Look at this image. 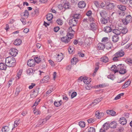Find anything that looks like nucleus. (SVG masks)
<instances>
[{
	"label": "nucleus",
	"instance_id": "5701e85b",
	"mask_svg": "<svg viewBox=\"0 0 132 132\" xmlns=\"http://www.w3.org/2000/svg\"><path fill=\"white\" fill-rule=\"evenodd\" d=\"M105 48V44L99 43L97 45V48L99 50H102Z\"/></svg>",
	"mask_w": 132,
	"mask_h": 132
},
{
	"label": "nucleus",
	"instance_id": "0e129e2a",
	"mask_svg": "<svg viewBox=\"0 0 132 132\" xmlns=\"http://www.w3.org/2000/svg\"><path fill=\"white\" fill-rule=\"evenodd\" d=\"M92 14V12L91 11H88L86 13V15L87 16H90Z\"/></svg>",
	"mask_w": 132,
	"mask_h": 132
},
{
	"label": "nucleus",
	"instance_id": "de8ad7c7",
	"mask_svg": "<svg viewBox=\"0 0 132 132\" xmlns=\"http://www.w3.org/2000/svg\"><path fill=\"white\" fill-rule=\"evenodd\" d=\"M121 32L123 34H125L127 33L128 31L127 29L126 28H123L121 30L120 29Z\"/></svg>",
	"mask_w": 132,
	"mask_h": 132
},
{
	"label": "nucleus",
	"instance_id": "2eb2a0df",
	"mask_svg": "<svg viewBox=\"0 0 132 132\" xmlns=\"http://www.w3.org/2000/svg\"><path fill=\"white\" fill-rule=\"evenodd\" d=\"M100 14L102 18L108 17L107 16V14L106 11L105 10H102L100 12Z\"/></svg>",
	"mask_w": 132,
	"mask_h": 132
},
{
	"label": "nucleus",
	"instance_id": "6ab92c4d",
	"mask_svg": "<svg viewBox=\"0 0 132 132\" xmlns=\"http://www.w3.org/2000/svg\"><path fill=\"white\" fill-rule=\"evenodd\" d=\"M90 29L91 30L94 31L96 30L97 28V26L96 24L94 23H91L90 24Z\"/></svg>",
	"mask_w": 132,
	"mask_h": 132
},
{
	"label": "nucleus",
	"instance_id": "f03ea898",
	"mask_svg": "<svg viewBox=\"0 0 132 132\" xmlns=\"http://www.w3.org/2000/svg\"><path fill=\"white\" fill-rule=\"evenodd\" d=\"M125 52L123 50H120L113 56L112 60L115 61H117L119 57L123 56Z\"/></svg>",
	"mask_w": 132,
	"mask_h": 132
},
{
	"label": "nucleus",
	"instance_id": "f8f14e48",
	"mask_svg": "<svg viewBox=\"0 0 132 132\" xmlns=\"http://www.w3.org/2000/svg\"><path fill=\"white\" fill-rule=\"evenodd\" d=\"M105 47L108 50H111L113 48V46L112 43L110 42H108V43H105Z\"/></svg>",
	"mask_w": 132,
	"mask_h": 132
},
{
	"label": "nucleus",
	"instance_id": "49530a36",
	"mask_svg": "<svg viewBox=\"0 0 132 132\" xmlns=\"http://www.w3.org/2000/svg\"><path fill=\"white\" fill-rule=\"evenodd\" d=\"M107 78L112 80H114L115 78L114 75H109L107 76Z\"/></svg>",
	"mask_w": 132,
	"mask_h": 132
},
{
	"label": "nucleus",
	"instance_id": "6e6d98bb",
	"mask_svg": "<svg viewBox=\"0 0 132 132\" xmlns=\"http://www.w3.org/2000/svg\"><path fill=\"white\" fill-rule=\"evenodd\" d=\"M95 120V119L93 118H91L88 120L87 121L89 123H90L94 122Z\"/></svg>",
	"mask_w": 132,
	"mask_h": 132
},
{
	"label": "nucleus",
	"instance_id": "b1692460",
	"mask_svg": "<svg viewBox=\"0 0 132 132\" xmlns=\"http://www.w3.org/2000/svg\"><path fill=\"white\" fill-rule=\"evenodd\" d=\"M37 70H33V69H28L27 71V74H32L36 73Z\"/></svg>",
	"mask_w": 132,
	"mask_h": 132
},
{
	"label": "nucleus",
	"instance_id": "bb28decb",
	"mask_svg": "<svg viewBox=\"0 0 132 132\" xmlns=\"http://www.w3.org/2000/svg\"><path fill=\"white\" fill-rule=\"evenodd\" d=\"M22 42L21 39H16L14 42V44L15 45H20Z\"/></svg>",
	"mask_w": 132,
	"mask_h": 132
},
{
	"label": "nucleus",
	"instance_id": "69168bd1",
	"mask_svg": "<svg viewBox=\"0 0 132 132\" xmlns=\"http://www.w3.org/2000/svg\"><path fill=\"white\" fill-rule=\"evenodd\" d=\"M20 92V90L19 88H17L16 89L15 94L17 95L19 94Z\"/></svg>",
	"mask_w": 132,
	"mask_h": 132
},
{
	"label": "nucleus",
	"instance_id": "a878e982",
	"mask_svg": "<svg viewBox=\"0 0 132 132\" xmlns=\"http://www.w3.org/2000/svg\"><path fill=\"white\" fill-rule=\"evenodd\" d=\"M92 81L91 79L89 77H85L84 82L85 84H89Z\"/></svg>",
	"mask_w": 132,
	"mask_h": 132
},
{
	"label": "nucleus",
	"instance_id": "dca6fc26",
	"mask_svg": "<svg viewBox=\"0 0 132 132\" xmlns=\"http://www.w3.org/2000/svg\"><path fill=\"white\" fill-rule=\"evenodd\" d=\"M50 81V78L48 76L44 77L43 79L41 80L40 82L43 83H47Z\"/></svg>",
	"mask_w": 132,
	"mask_h": 132
},
{
	"label": "nucleus",
	"instance_id": "aec40b11",
	"mask_svg": "<svg viewBox=\"0 0 132 132\" xmlns=\"http://www.w3.org/2000/svg\"><path fill=\"white\" fill-rule=\"evenodd\" d=\"M119 122L121 125H125L127 123L126 119L124 117H122L120 118Z\"/></svg>",
	"mask_w": 132,
	"mask_h": 132
},
{
	"label": "nucleus",
	"instance_id": "e433bc0d",
	"mask_svg": "<svg viewBox=\"0 0 132 132\" xmlns=\"http://www.w3.org/2000/svg\"><path fill=\"white\" fill-rule=\"evenodd\" d=\"M62 103V100H60L59 101L56 102L55 101L54 102V105L56 107H59L60 106Z\"/></svg>",
	"mask_w": 132,
	"mask_h": 132
},
{
	"label": "nucleus",
	"instance_id": "f3484780",
	"mask_svg": "<svg viewBox=\"0 0 132 132\" xmlns=\"http://www.w3.org/2000/svg\"><path fill=\"white\" fill-rule=\"evenodd\" d=\"M86 6V4L84 1H82L80 2L78 4V7L82 9L84 8Z\"/></svg>",
	"mask_w": 132,
	"mask_h": 132
},
{
	"label": "nucleus",
	"instance_id": "c756f323",
	"mask_svg": "<svg viewBox=\"0 0 132 132\" xmlns=\"http://www.w3.org/2000/svg\"><path fill=\"white\" fill-rule=\"evenodd\" d=\"M78 62V59L77 58L74 57L71 60V64H76V63Z\"/></svg>",
	"mask_w": 132,
	"mask_h": 132
},
{
	"label": "nucleus",
	"instance_id": "58836bf2",
	"mask_svg": "<svg viewBox=\"0 0 132 132\" xmlns=\"http://www.w3.org/2000/svg\"><path fill=\"white\" fill-rule=\"evenodd\" d=\"M109 85L108 84L106 83H102L99 85H98L97 86V87H100V88H103L105 87L106 86H108Z\"/></svg>",
	"mask_w": 132,
	"mask_h": 132
},
{
	"label": "nucleus",
	"instance_id": "864d4df0",
	"mask_svg": "<svg viewBox=\"0 0 132 132\" xmlns=\"http://www.w3.org/2000/svg\"><path fill=\"white\" fill-rule=\"evenodd\" d=\"M56 22L58 25H61L63 24V22L60 19H58L56 21Z\"/></svg>",
	"mask_w": 132,
	"mask_h": 132
},
{
	"label": "nucleus",
	"instance_id": "c85d7f7f",
	"mask_svg": "<svg viewBox=\"0 0 132 132\" xmlns=\"http://www.w3.org/2000/svg\"><path fill=\"white\" fill-rule=\"evenodd\" d=\"M57 55V61L58 62L61 61L63 59V54L62 53H60V54Z\"/></svg>",
	"mask_w": 132,
	"mask_h": 132
},
{
	"label": "nucleus",
	"instance_id": "0eeeda50",
	"mask_svg": "<svg viewBox=\"0 0 132 132\" xmlns=\"http://www.w3.org/2000/svg\"><path fill=\"white\" fill-rule=\"evenodd\" d=\"M120 66V64H119L117 67H116L115 65H113L111 68V70L114 72V73H115L119 72V67Z\"/></svg>",
	"mask_w": 132,
	"mask_h": 132
},
{
	"label": "nucleus",
	"instance_id": "f704fd0d",
	"mask_svg": "<svg viewBox=\"0 0 132 132\" xmlns=\"http://www.w3.org/2000/svg\"><path fill=\"white\" fill-rule=\"evenodd\" d=\"M53 15L51 13H49L47 14L46 15V18L47 20L50 21L53 18Z\"/></svg>",
	"mask_w": 132,
	"mask_h": 132
},
{
	"label": "nucleus",
	"instance_id": "a19ab883",
	"mask_svg": "<svg viewBox=\"0 0 132 132\" xmlns=\"http://www.w3.org/2000/svg\"><path fill=\"white\" fill-rule=\"evenodd\" d=\"M110 124L107 122L105 123L103 125V127L104 129L105 130H107L110 127Z\"/></svg>",
	"mask_w": 132,
	"mask_h": 132
},
{
	"label": "nucleus",
	"instance_id": "a18cd8bd",
	"mask_svg": "<svg viewBox=\"0 0 132 132\" xmlns=\"http://www.w3.org/2000/svg\"><path fill=\"white\" fill-rule=\"evenodd\" d=\"M109 39L108 37H105L103 38L101 42L102 43H108V42Z\"/></svg>",
	"mask_w": 132,
	"mask_h": 132
},
{
	"label": "nucleus",
	"instance_id": "412c9836",
	"mask_svg": "<svg viewBox=\"0 0 132 132\" xmlns=\"http://www.w3.org/2000/svg\"><path fill=\"white\" fill-rule=\"evenodd\" d=\"M119 37L118 35H114L112 37V40L114 43L117 42L119 40Z\"/></svg>",
	"mask_w": 132,
	"mask_h": 132
},
{
	"label": "nucleus",
	"instance_id": "4be33fe9",
	"mask_svg": "<svg viewBox=\"0 0 132 132\" xmlns=\"http://www.w3.org/2000/svg\"><path fill=\"white\" fill-rule=\"evenodd\" d=\"M104 30L105 32L108 33L111 32L112 30L110 27L107 26L104 27Z\"/></svg>",
	"mask_w": 132,
	"mask_h": 132
},
{
	"label": "nucleus",
	"instance_id": "c03bdc74",
	"mask_svg": "<svg viewBox=\"0 0 132 132\" xmlns=\"http://www.w3.org/2000/svg\"><path fill=\"white\" fill-rule=\"evenodd\" d=\"M79 125L81 127L83 128L85 126V123L83 121H80L79 122Z\"/></svg>",
	"mask_w": 132,
	"mask_h": 132
},
{
	"label": "nucleus",
	"instance_id": "7c9ffc66",
	"mask_svg": "<svg viewBox=\"0 0 132 132\" xmlns=\"http://www.w3.org/2000/svg\"><path fill=\"white\" fill-rule=\"evenodd\" d=\"M101 100L99 98H97L94 100V102L90 104L91 106H93L96 104L98 103Z\"/></svg>",
	"mask_w": 132,
	"mask_h": 132
},
{
	"label": "nucleus",
	"instance_id": "37998d69",
	"mask_svg": "<svg viewBox=\"0 0 132 132\" xmlns=\"http://www.w3.org/2000/svg\"><path fill=\"white\" fill-rule=\"evenodd\" d=\"M85 44L86 46H89L90 45V41L88 38H87L85 39Z\"/></svg>",
	"mask_w": 132,
	"mask_h": 132
},
{
	"label": "nucleus",
	"instance_id": "338daca9",
	"mask_svg": "<svg viewBox=\"0 0 132 132\" xmlns=\"http://www.w3.org/2000/svg\"><path fill=\"white\" fill-rule=\"evenodd\" d=\"M98 64H97V65L96 67L95 68V71L94 72L93 74H94V73H96V72L97 71V70L99 68L98 65Z\"/></svg>",
	"mask_w": 132,
	"mask_h": 132
},
{
	"label": "nucleus",
	"instance_id": "3c124183",
	"mask_svg": "<svg viewBox=\"0 0 132 132\" xmlns=\"http://www.w3.org/2000/svg\"><path fill=\"white\" fill-rule=\"evenodd\" d=\"M88 132H95V129L93 127H90L88 129Z\"/></svg>",
	"mask_w": 132,
	"mask_h": 132
},
{
	"label": "nucleus",
	"instance_id": "ddd939ff",
	"mask_svg": "<svg viewBox=\"0 0 132 132\" xmlns=\"http://www.w3.org/2000/svg\"><path fill=\"white\" fill-rule=\"evenodd\" d=\"M122 65L120 64V66L119 67V73L120 74H124L126 72V69L124 68V67L122 66L121 67H120V66Z\"/></svg>",
	"mask_w": 132,
	"mask_h": 132
},
{
	"label": "nucleus",
	"instance_id": "bf43d9fd",
	"mask_svg": "<svg viewBox=\"0 0 132 132\" xmlns=\"http://www.w3.org/2000/svg\"><path fill=\"white\" fill-rule=\"evenodd\" d=\"M53 90V89L52 88H50L46 92V94L47 95H48Z\"/></svg>",
	"mask_w": 132,
	"mask_h": 132
},
{
	"label": "nucleus",
	"instance_id": "ea45409f",
	"mask_svg": "<svg viewBox=\"0 0 132 132\" xmlns=\"http://www.w3.org/2000/svg\"><path fill=\"white\" fill-rule=\"evenodd\" d=\"M130 84V82L129 81H127L123 85L122 88L123 89H124L128 87Z\"/></svg>",
	"mask_w": 132,
	"mask_h": 132
},
{
	"label": "nucleus",
	"instance_id": "e2e57ef3",
	"mask_svg": "<svg viewBox=\"0 0 132 132\" xmlns=\"http://www.w3.org/2000/svg\"><path fill=\"white\" fill-rule=\"evenodd\" d=\"M60 28L58 27H56L54 28V31L56 32H57L60 29Z\"/></svg>",
	"mask_w": 132,
	"mask_h": 132
},
{
	"label": "nucleus",
	"instance_id": "09e8293b",
	"mask_svg": "<svg viewBox=\"0 0 132 132\" xmlns=\"http://www.w3.org/2000/svg\"><path fill=\"white\" fill-rule=\"evenodd\" d=\"M69 4L68 3H64L63 5V9H64V10H65L69 8Z\"/></svg>",
	"mask_w": 132,
	"mask_h": 132
},
{
	"label": "nucleus",
	"instance_id": "13d9d810",
	"mask_svg": "<svg viewBox=\"0 0 132 132\" xmlns=\"http://www.w3.org/2000/svg\"><path fill=\"white\" fill-rule=\"evenodd\" d=\"M29 12L27 10H26L24 11V14L23 15L24 16H27V17L29 15Z\"/></svg>",
	"mask_w": 132,
	"mask_h": 132
},
{
	"label": "nucleus",
	"instance_id": "423d86ee",
	"mask_svg": "<svg viewBox=\"0 0 132 132\" xmlns=\"http://www.w3.org/2000/svg\"><path fill=\"white\" fill-rule=\"evenodd\" d=\"M34 59L36 63H39L40 62H45L44 61V57L43 56H36L34 57Z\"/></svg>",
	"mask_w": 132,
	"mask_h": 132
},
{
	"label": "nucleus",
	"instance_id": "8fccbe9b",
	"mask_svg": "<svg viewBox=\"0 0 132 132\" xmlns=\"http://www.w3.org/2000/svg\"><path fill=\"white\" fill-rule=\"evenodd\" d=\"M40 101V99H38L37 100L34 104L33 106H35V107L34 108V109L35 108L36 109V106L37 105L38 103H39Z\"/></svg>",
	"mask_w": 132,
	"mask_h": 132
},
{
	"label": "nucleus",
	"instance_id": "393cba45",
	"mask_svg": "<svg viewBox=\"0 0 132 132\" xmlns=\"http://www.w3.org/2000/svg\"><path fill=\"white\" fill-rule=\"evenodd\" d=\"M106 113L107 114L111 115L112 116L116 115V112L113 110H108L106 111Z\"/></svg>",
	"mask_w": 132,
	"mask_h": 132
},
{
	"label": "nucleus",
	"instance_id": "1a4fd4ad",
	"mask_svg": "<svg viewBox=\"0 0 132 132\" xmlns=\"http://www.w3.org/2000/svg\"><path fill=\"white\" fill-rule=\"evenodd\" d=\"M36 63V62L34 59H30L28 61L27 64L30 67H33L35 65Z\"/></svg>",
	"mask_w": 132,
	"mask_h": 132
},
{
	"label": "nucleus",
	"instance_id": "4c0bfd02",
	"mask_svg": "<svg viewBox=\"0 0 132 132\" xmlns=\"http://www.w3.org/2000/svg\"><path fill=\"white\" fill-rule=\"evenodd\" d=\"M6 65L4 63H0V69L2 70H5L6 69Z\"/></svg>",
	"mask_w": 132,
	"mask_h": 132
},
{
	"label": "nucleus",
	"instance_id": "680f3d73",
	"mask_svg": "<svg viewBox=\"0 0 132 132\" xmlns=\"http://www.w3.org/2000/svg\"><path fill=\"white\" fill-rule=\"evenodd\" d=\"M78 54L79 55V56L80 57H83L84 56V54L81 52H78Z\"/></svg>",
	"mask_w": 132,
	"mask_h": 132
},
{
	"label": "nucleus",
	"instance_id": "052dcab7",
	"mask_svg": "<svg viewBox=\"0 0 132 132\" xmlns=\"http://www.w3.org/2000/svg\"><path fill=\"white\" fill-rule=\"evenodd\" d=\"M77 95V93L76 92H73L72 93L71 95V98H72L75 97Z\"/></svg>",
	"mask_w": 132,
	"mask_h": 132
},
{
	"label": "nucleus",
	"instance_id": "6e6552de",
	"mask_svg": "<svg viewBox=\"0 0 132 132\" xmlns=\"http://www.w3.org/2000/svg\"><path fill=\"white\" fill-rule=\"evenodd\" d=\"M75 18H72L69 21V24L71 26H74L77 24V20L75 19Z\"/></svg>",
	"mask_w": 132,
	"mask_h": 132
},
{
	"label": "nucleus",
	"instance_id": "9d476101",
	"mask_svg": "<svg viewBox=\"0 0 132 132\" xmlns=\"http://www.w3.org/2000/svg\"><path fill=\"white\" fill-rule=\"evenodd\" d=\"M114 4L113 3H110L109 2H107L106 3V7L107 9L109 10H111L114 8Z\"/></svg>",
	"mask_w": 132,
	"mask_h": 132
},
{
	"label": "nucleus",
	"instance_id": "20e7f679",
	"mask_svg": "<svg viewBox=\"0 0 132 132\" xmlns=\"http://www.w3.org/2000/svg\"><path fill=\"white\" fill-rule=\"evenodd\" d=\"M121 21L123 24H127L132 21V18L131 15H129L126 16L125 19H122Z\"/></svg>",
	"mask_w": 132,
	"mask_h": 132
},
{
	"label": "nucleus",
	"instance_id": "9b49d317",
	"mask_svg": "<svg viewBox=\"0 0 132 132\" xmlns=\"http://www.w3.org/2000/svg\"><path fill=\"white\" fill-rule=\"evenodd\" d=\"M104 113L102 112H100L98 110L96 111L95 112L96 117L98 119H99L104 116Z\"/></svg>",
	"mask_w": 132,
	"mask_h": 132
},
{
	"label": "nucleus",
	"instance_id": "39448f33",
	"mask_svg": "<svg viewBox=\"0 0 132 132\" xmlns=\"http://www.w3.org/2000/svg\"><path fill=\"white\" fill-rule=\"evenodd\" d=\"M9 53L11 56L15 57L18 53V51L15 48H12L9 50Z\"/></svg>",
	"mask_w": 132,
	"mask_h": 132
},
{
	"label": "nucleus",
	"instance_id": "5fc2aeb1",
	"mask_svg": "<svg viewBox=\"0 0 132 132\" xmlns=\"http://www.w3.org/2000/svg\"><path fill=\"white\" fill-rule=\"evenodd\" d=\"M79 14H74L72 16L73 18H75V19H79Z\"/></svg>",
	"mask_w": 132,
	"mask_h": 132
},
{
	"label": "nucleus",
	"instance_id": "4468645a",
	"mask_svg": "<svg viewBox=\"0 0 132 132\" xmlns=\"http://www.w3.org/2000/svg\"><path fill=\"white\" fill-rule=\"evenodd\" d=\"M46 122V119L40 120L38 122V123L36 125L37 127L41 126L42 125L45 123Z\"/></svg>",
	"mask_w": 132,
	"mask_h": 132
},
{
	"label": "nucleus",
	"instance_id": "c9c22d12",
	"mask_svg": "<svg viewBox=\"0 0 132 132\" xmlns=\"http://www.w3.org/2000/svg\"><path fill=\"white\" fill-rule=\"evenodd\" d=\"M117 7L121 11H123L126 10V7L122 5H118L117 6Z\"/></svg>",
	"mask_w": 132,
	"mask_h": 132
},
{
	"label": "nucleus",
	"instance_id": "f257e3e1",
	"mask_svg": "<svg viewBox=\"0 0 132 132\" xmlns=\"http://www.w3.org/2000/svg\"><path fill=\"white\" fill-rule=\"evenodd\" d=\"M16 60L14 58L12 57H8L5 59V64L9 67H13L15 65Z\"/></svg>",
	"mask_w": 132,
	"mask_h": 132
},
{
	"label": "nucleus",
	"instance_id": "473e14b6",
	"mask_svg": "<svg viewBox=\"0 0 132 132\" xmlns=\"http://www.w3.org/2000/svg\"><path fill=\"white\" fill-rule=\"evenodd\" d=\"M20 123L19 120L17 119L14 121V124L13 125V127L12 129H13L14 128L17 127Z\"/></svg>",
	"mask_w": 132,
	"mask_h": 132
},
{
	"label": "nucleus",
	"instance_id": "79ce46f5",
	"mask_svg": "<svg viewBox=\"0 0 132 132\" xmlns=\"http://www.w3.org/2000/svg\"><path fill=\"white\" fill-rule=\"evenodd\" d=\"M110 126H112V127L113 128H116L117 126V124L115 121L111 122L110 124Z\"/></svg>",
	"mask_w": 132,
	"mask_h": 132
},
{
	"label": "nucleus",
	"instance_id": "774afa93",
	"mask_svg": "<svg viewBox=\"0 0 132 132\" xmlns=\"http://www.w3.org/2000/svg\"><path fill=\"white\" fill-rule=\"evenodd\" d=\"M88 20L90 21L93 22L94 21V19L91 16H90L88 18Z\"/></svg>",
	"mask_w": 132,
	"mask_h": 132
},
{
	"label": "nucleus",
	"instance_id": "a211bd4d",
	"mask_svg": "<svg viewBox=\"0 0 132 132\" xmlns=\"http://www.w3.org/2000/svg\"><path fill=\"white\" fill-rule=\"evenodd\" d=\"M109 19V17L102 18L101 19L100 21L102 24H105L108 22Z\"/></svg>",
	"mask_w": 132,
	"mask_h": 132
},
{
	"label": "nucleus",
	"instance_id": "72a5a7b5",
	"mask_svg": "<svg viewBox=\"0 0 132 132\" xmlns=\"http://www.w3.org/2000/svg\"><path fill=\"white\" fill-rule=\"evenodd\" d=\"M112 32L113 33L116 34L115 35H120L121 33L120 30H119L118 29H113L112 30Z\"/></svg>",
	"mask_w": 132,
	"mask_h": 132
},
{
	"label": "nucleus",
	"instance_id": "603ef678",
	"mask_svg": "<svg viewBox=\"0 0 132 132\" xmlns=\"http://www.w3.org/2000/svg\"><path fill=\"white\" fill-rule=\"evenodd\" d=\"M33 112L34 114L36 115L39 114L40 113V112L38 111L37 109H35L33 111Z\"/></svg>",
	"mask_w": 132,
	"mask_h": 132
},
{
	"label": "nucleus",
	"instance_id": "cd10ccee",
	"mask_svg": "<svg viewBox=\"0 0 132 132\" xmlns=\"http://www.w3.org/2000/svg\"><path fill=\"white\" fill-rule=\"evenodd\" d=\"M101 60L102 62L106 63L109 61V59L107 56H104L101 58Z\"/></svg>",
	"mask_w": 132,
	"mask_h": 132
},
{
	"label": "nucleus",
	"instance_id": "7ed1b4c3",
	"mask_svg": "<svg viewBox=\"0 0 132 132\" xmlns=\"http://www.w3.org/2000/svg\"><path fill=\"white\" fill-rule=\"evenodd\" d=\"M67 36L62 37L61 39V41L65 43H67L70 42V39L73 37V35L69 31L67 33Z\"/></svg>",
	"mask_w": 132,
	"mask_h": 132
},
{
	"label": "nucleus",
	"instance_id": "4d7b16f0",
	"mask_svg": "<svg viewBox=\"0 0 132 132\" xmlns=\"http://www.w3.org/2000/svg\"><path fill=\"white\" fill-rule=\"evenodd\" d=\"M74 50V48L72 47H70L69 48V52L70 53H71L73 52Z\"/></svg>",
	"mask_w": 132,
	"mask_h": 132
},
{
	"label": "nucleus",
	"instance_id": "2f4dec72",
	"mask_svg": "<svg viewBox=\"0 0 132 132\" xmlns=\"http://www.w3.org/2000/svg\"><path fill=\"white\" fill-rule=\"evenodd\" d=\"M10 130V128L9 127L5 126L2 127V132H8Z\"/></svg>",
	"mask_w": 132,
	"mask_h": 132
}]
</instances>
